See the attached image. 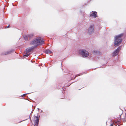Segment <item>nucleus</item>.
<instances>
[{
  "instance_id": "obj_12",
  "label": "nucleus",
  "mask_w": 126,
  "mask_h": 126,
  "mask_svg": "<svg viewBox=\"0 0 126 126\" xmlns=\"http://www.w3.org/2000/svg\"><path fill=\"white\" fill-rule=\"evenodd\" d=\"M46 53H51V51L49 50H47L46 51Z\"/></svg>"
},
{
  "instance_id": "obj_16",
  "label": "nucleus",
  "mask_w": 126,
  "mask_h": 126,
  "mask_svg": "<svg viewBox=\"0 0 126 126\" xmlns=\"http://www.w3.org/2000/svg\"><path fill=\"white\" fill-rule=\"evenodd\" d=\"M113 124H111L110 126H113Z\"/></svg>"
},
{
  "instance_id": "obj_11",
  "label": "nucleus",
  "mask_w": 126,
  "mask_h": 126,
  "mask_svg": "<svg viewBox=\"0 0 126 126\" xmlns=\"http://www.w3.org/2000/svg\"><path fill=\"white\" fill-rule=\"evenodd\" d=\"M33 36V34H32L28 35V37L30 39H31L32 38Z\"/></svg>"
},
{
  "instance_id": "obj_18",
  "label": "nucleus",
  "mask_w": 126,
  "mask_h": 126,
  "mask_svg": "<svg viewBox=\"0 0 126 126\" xmlns=\"http://www.w3.org/2000/svg\"><path fill=\"white\" fill-rule=\"evenodd\" d=\"M76 76L74 78V79H75V78H76Z\"/></svg>"
},
{
  "instance_id": "obj_6",
  "label": "nucleus",
  "mask_w": 126,
  "mask_h": 126,
  "mask_svg": "<svg viewBox=\"0 0 126 126\" xmlns=\"http://www.w3.org/2000/svg\"><path fill=\"white\" fill-rule=\"evenodd\" d=\"M120 47H118L113 53L112 55L114 56H116L120 50Z\"/></svg>"
},
{
  "instance_id": "obj_13",
  "label": "nucleus",
  "mask_w": 126,
  "mask_h": 126,
  "mask_svg": "<svg viewBox=\"0 0 126 126\" xmlns=\"http://www.w3.org/2000/svg\"><path fill=\"white\" fill-rule=\"evenodd\" d=\"M28 38H29V37H28V35L27 36H25L24 37V38L26 40H28Z\"/></svg>"
},
{
  "instance_id": "obj_14",
  "label": "nucleus",
  "mask_w": 126,
  "mask_h": 126,
  "mask_svg": "<svg viewBox=\"0 0 126 126\" xmlns=\"http://www.w3.org/2000/svg\"><path fill=\"white\" fill-rule=\"evenodd\" d=\"M30 54H26L24 55V56H25V57H28L30 55Z\"/></svg>"
},
{
  "instance_id": "obj_3",
  "label": "nucleus",
  "mask_w": 126,
  "mask_h": 126,
  "mask_svg": "<svg viewBox=\"0 0 126 126\" xmlns=\"http://www.w3.org/2000/svg\"><path fill=\"white\" fill-rule=\"evenodd\" d=\"M79 53L82 55V57H86L89 55V53L88 51L84 50H80L79 51Z\"/></svg>"
},
{
  "instance_id": "obj_17",
  "label": "nucleus",
  "mask_w": 126,
  "mask_h": 126,
  "mask_svg": "<svg viewBox=\"0 0 126 126\" xmlns=\"http://www.w3.org/2000/svg\"><path fill=\"white\" fill-rule=\"evenodd\" d=\"M26 94H23V95H24V96H25V95H26Z\"/></svg>"
},
{
  "instance_id": "obj_4",
  "label": "nucleus",
  "mask_w": 126,
  "mask_h": 126,
  "mask_svg": "<svg viewBox=\"0 0 126 126\" xmlns=\"http://www.w3.org/2000/svg\"><path fill=\"white\" fill-rule=\"evenodd\" d=\"M39 118L38 116H35L34 117V121L35 126H37L38 124Z\"/></svg>"
},
{
  "instance_id": "obj_15",
  "label": "nucleus",
  "mask_w": 126,
  "mask_h": 126,
  "mask_svg": "<svg viewBox=\"0 0 126 126\" xmlns=\"http://www.w3.org/2000/svg\"><path fill=\"white\" fill-rule=\"evenodd\" d=\"M10 25H9L8 26H7V27H6L7 28H8L9 27Z\"/></svg>"
},
{
  "instance_id": "obj_2",
  "label": "nucleus",
  "mask_w": 126,
  "mask_h": 126,
  "mask_svg": "<svg viewBox=\"0 0 126 126\" xmlns=\"http://www.w3.org/2000/svg\"><path fill=\"white\" fill-rule=\"evenodd\" d=\"M124 34L122 33L116 36L114 44V45L115 47L118 46L122 42V40L121 37Z\"/></svg>"
},
{
  "instance_id": "obj_19",
  "label": "nucleus",
  "mask_w": 126,
  "mask_h": 126,
  "mask_svg": "<svg viewBox=\"0 0 126 126\" xmlns=\"http://www.w3.org/2000/svg\"><path fill=\"white\" fill-rule=\"evenodd\" d=\"M122 118H124V116H123Z\"/></svg>"
},
{
  "instance_id": "obj_10",
  "label": "nucleus",
  "mask_w": 126,
  "mask_h": 126,
  "mask_svg": "<svg viewBox=\"0 0 126 126\" xmlns=\"http://www.w3.org/2000/svg\"><path fill=\"white\" fill-rule=\"evenodd\" d=\"M33 49L32 48H28L26 49V52L27 53H28L31 51Z\"/></svg>"
},
{
  "instance_id": "obj_1",
  "label": "nucleus",
  "mask_w": 126,
  "mask_h": 126,
  "mask_svg": "<svg viewBox=\"0 0 126 126\" xmlns=\"http://www.w3.org/2000/svg\"><path fill=\"white\" fill-rule=\"evenodd\" d=\"M45 40H43L41 37L36 38L33 40L31 44L32 45H35L36 46L42 45L44 43Z\"/></svg>"
},
{
  "instance_id": "obj_8",
  "label": "nucleus",
  "mask_w": 126,
  "mask_h": 126,
  "mask_svg": "<svg viewBox=\"0 0 126 126\" xmlns=\"http://www.w3.org/2000/svg\"><path fill=\"white\" fill-rule=\"evenodd\" d=\"M97 13L96 12H94L92 14L90 15V16H94V17H97Z\"/></svg>"
},
{
  "instance_id": "obj_5",
  "label": "nucleus",
  "mask_w": 126,
  "mask_h": 126,
  "mask_svg": "<svg viewBox=\"0 0 126 126\" xmlns=\"http://www.w3.org/2000/svg\"><path fill=\"white\" fill-rule=\"evenodd\" d=\"M126 117V114H121L120 116V119L124 122L126 121V119L125 118Z\"/></svg>"
},
{
  "instance_id": "obj_9",
  "label": "nucleus",
  "mask_w": 126,
  "mask_h": 126,
  "mask_svg": "<svg viewBox=\"0 0 126 126\" xmlns=\"http://www.w3.org/2000/svg\"><path fill=\"white\" fill-rule=\"evenodd\" d=\"M11 52V51H7L6 52H4L3 53H2L1 55H5L7 54H9Z\"/></svg>"
},
{
  "instance_id": "obj_7",
  "label": "nucleus",
  "mask_w": 126,
  "mask_h": 126,
  "mask_svg": "<svg viewBox=\"0 0 126 126\" xmlns=\"http://www.w3.org/2000/svg\"><path fill=\"white\" fill-rule=\"evenodd\" d=\"M94 27L93 26H91L88 29V33L90 34L92 33L93 32Z\"/></svg>"
}]
</instances>
